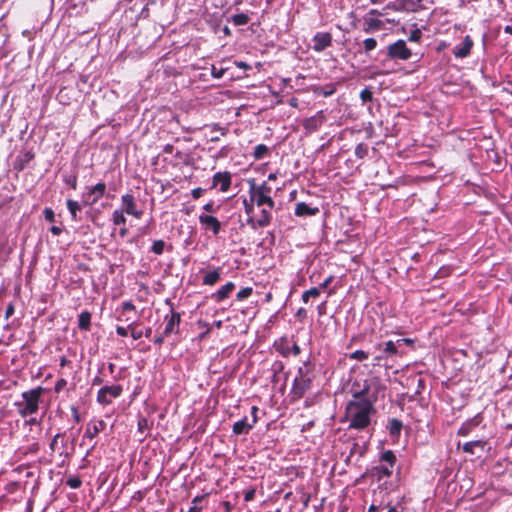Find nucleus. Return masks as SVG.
Here are the masks:
<instances>
[{
	"label": "nucleus",
	"instance_id": "obj_1",
	"mask_svg": "<svg viewBox=\"0 0 512 512\" xmlns=\"http://www.w3.org/2000/svg\"><path fill=\"white\" fill-rule=\"evenodd\" d=\"M376 410L370 401L350 400L345 407V418L349 422L348 429L363 431L371 424V417Z\"/></svg>",
	"mask_w": 512,
	"mask_h": 512
},
{
	"label": "nucleus",
	"instance_id": "obj_2",
	"mask_svg": "<svg viewBox=\"0 0 512 512\" xmlns=\"http://www.w3.org/2000/svg\"><path fill=\"white\" fill-rule=\"evenodd\" d=\"M386 386L378 377H356L351 383L350 393L355 401H370L375 405L380 394H384Z\"/></svg>",
	"mask_w": 512,
	"mask_h": 512
},
{
	"label": "nucleus",
	"instance_id": "obj_3",
	"mask_svg": "<svg viewBox=\"0 0 512 512\" xmlns=\"http://www.w3.org/2000/svg\"><path fill=\"white\" fill-rule=\"evenodd\" d=\"M45 390L46 389L44 387L37 386L33 389L22 392L21 400L14 403L17 412L22 418L32 416L38 412Z\"/></svg>",
	"mask_w": 512,
	"mask_h": 512
},
{
	"label": "nucleus",
	"instance_id": "obj_4",
	"mask_svg": "<svg viewBox=\"0 0 512 512\" xmlns=\"http://www.w3.org/2000/svg\"><path fill=\"white\" fill-rule=\"evenodd\" d=\"M123 393V387L120 384L105 385L97 392L96 401L102 406H108L113 399L119 398Z\"/></svg>",
	"mask_w": 512,
	"mask_h": 512
},
{
	"label": "nucleus",
	"instance_id": "obj_5",
	"mask_svg": "<svg viewBox=\"0 0 512 512\" xmlns=\"http://www.w3.org/2000/svg\"><path fill=\"white\" fill-rule=\"evenodd\" d=\"M247 183L249 185V197L250 199L256 203L257 207H268L269 209H273L275 206V201L273 200L271 195H265L263 192L255 189V179H248Z\"/></svg>",
	"mask_w": 512,
	"mask_h": 512
},
{
	"label": "nucleus",
	"instance_id": "obj_6",
	"mask_svg": "<svg viewBox=\"0 0 512 512\" xmlns=\"http://www.w3.org/2000/svg\"><path fill=\"white\" fill-rule=\"evenodd\" d=\"M387 54L391 59L408 60L412 52L404 40H398L388 46Z\"/></svg>",
	"mask_w": 512,
	"mask_h": 512
},
{
	"label": "nucleus",
	"instance_id": "obj_7",
	"mask_svg": "<svg viewBox=\"0 0 512 512\" xmlns=\"http://www.w3.org/2000/svg\"><path fill=\"white\" fill-rule=\"evenodd\" d=\"M313 379L314 378H294L290 392L292 399H301L305 393L311 389Z\"/></svg>",
	"mask_w": 512,
	"mask_h": 512
},
{
	"label": "nucleus",
	"instance_id": "obj_8",
	"mask_svg": "<svg viewBox=\"0 0 512 512\" xmlns=\"http://www.w3.org/2000/svg\"><path fill=\"white\" fill-rule=\"evenodd\" d=\"M427 0H395L388 7L396 12H416Z\"/></svg>",
	"mask_w": 512,
	"mask_h": 512
},
{
	"label": "nucleus",
	"instance_id": "obj_9",
	"mask_svg": "<svg viewBox=\"0 0 512 512\" xmlns=\"http://www.w3.org/2000/svg\"><path fill=\"white\" fill-rule=\"evenodd\" d=\"M275 350L283 357H288L290 354L298 356L301 353V348L297 343L291 344L287 337H281L274 343Z\"/></svg>",
	"mask_w": 512,
	"mask_h": 512
},
{
	"label": "nucleus",
	"instance_id": "obj_10",
	"mask_svg": "<svg viewBox=\"0 0 512 512\" xmlns=\"http://www.w3.org/2000/svg\"><path fill=\"white\" fill-rule=\"evenodd\" d=\"M164 334L165 335H172V334H178L180 323H181V314L179 312L174 311L172 308L170 313L165 315L164 317Z\"/></svg>",
	"mask_w": 512,
	"mask_h": 512
},
{
	"label": "nucleus",
	"instance_id": "obj_11",
	"mask_svg": "<svg viewBox=\"0 0 512 512\" xmlns=\"http://www.w3.org/2000/svg\"><path fill=\"white\" fill-rule=\"evenodd\" d=\"M264 208L260 211V217L259 218H247L246 224L250 226L253 230H256L258 228H264L270 225L272 221V214L271 210L268 207L263 206Z\"/></svg>",
	"mask_w": 512,
	"mask_h": 512
},
{
	"label": "nucleus",
	"instance_id": "obj_12",
	"mask_svg": "<svg viewBox=\"0 0 512 512\" xmlns=\"http://www.w3.org/2000/svg\"><path fill=\"white\" fill-rule=\"evenodd\" d=\"M232 183V174L228 171L216 172L212 177V185L210 189H215L219 186L221 192H227Z\"/></svg>",
	"mask_w": 512,
	"mask_h": 512
},
{
	"label": "nucleus",
	"instance_id": "obj_13",
	"mask_svg": "<svg viewBox=\"0 0 512 512\" xmlns=\"http://www.w3.org/2000/svg\"><path fill=\"white\" fill-rule=\"evenodd\" d=\"M474 41L470 35H466L461 43L453 47L452 54L457 59H464L470 56Z\"/></svg>",
	"mask_w": 512,
	"mask_h": 512
},
{
	"label": "nucleus",
	"instance_id": "obj_14",
	"mask_svg": "<svg viewBox=\"0 0 512 512\" xmlns=\"http://www.w3.org/2000/svg\"><path fill=\"white\" fill-rule=\"evenodd\" d=\"M121 210L135 218H140L143 214L142 210L137 209L135 198L130 193L121 196Z\"/></svg>",
	"mask_w": 512,
	"mask_h": 512
},
{
	"label": "nucleus",
	"instance_id": "obj_15",
	"mask_svg": "<svg viewBox=\"0 0 512 512\" xmlns=\"http://www.w3.org/2000/svg\"><path fill=\"white\" fill-rule=\"evenodd\" d=\"M332 35L329 32H317L312 38V49L315 52H322L332 45Z\"/></svg>",
	"mask_w": 512,
	"mask_h": 512
},
{
	"label": "nucleus",
	"instance_id": "obj_16",
	"mask_svg": "<svg viewBox=\"0 0 512 512\" xmlns=\"http://www.w3.org/2000/svg\"><path fill=\"white\" fill-rule=\"evenodd\" d=\"M199 222L206 231H211L214 236H217L221 230V222L212 215L201 214L199 215Z\"/></svg>",
	"mask_w": 512,
	"mask_h": 512
},
{
	"label": "nucleus",
	"instance_id": "obj_17",
	"mask_svg": "<svg viewBox=\"0 0 512 512\" xmlns=\"http://www.w3.org/2000/svg\"><path fill=\"white\" fill-rule=\"evenodd\" d=\"M106 427L105 421L101 419H92L90 420L87 425L86 429L83 435V440L94 439L100 432H102Z\"/></svg>",
	"mask_w": 512,
	"mask_h": 512
},
{
	"label": "nucleus",
	"instance_id": "obj_18",
	"mask_svg": "<svg viewBox=\"0 0 512 512\" xmlns=\"http://www.w3.org/2000/svg\"><path fill=\"white\" fill-rule=\"evenodd\" d=\"M399 346H398V343L397 341H392V340H389L387 342L384 343V346H383V349H382V354L378 355L375 357V360L376 361H381L385 358H389V357H392V356H396V355H401L402 352H400L399 350Z\"/></svg>",
	"mask_w": 512,
	"mask_h": 512
},
{
	"label": "nucleus",
	"instance_id": "obj_19",
	"mask_svg": "<svg viewBox=\"0 0 512 512\" xmlns=\"http://www.w3.org/2000/svg\"><path fill=\"white\" fill-rule=\"evenodd\" d=\"M235 289V284L233 282H227L223 286H221L217 291L211 294V299L216 303L223 302L227 298H229L231 292Z\"/></svg>",
	"mask_w": 512,
	"mask_h": 512
},
{
	"label": "nucleus",
	"instance_id": "obj_20",
	"mask_svg": "<svg viewBox=\"0 0 512 512\" xmlns=\"http://www.w3.org/2000/svg\"><path fill=\"white\" fill-rule=\"evenodd\" d=\"M483 420L481 414H476L474 417L466 420L459 428L458 435L468 436L470 432L475 429Z\"/></svg>",
	"mask_w": 512,
	"mask_h": 512
},
{
	"label": "nucleus",
	"instance_id": "obj_21",
	"mask_svg": "<svg viewBox=\"0 0 512 512\" xmlns=\"http://www.w3.org/2000/svg\"><path fill=\"white\" fill-rule=\"evenodd\" d=\"M318 207H312L311 205L305 203V202H299L295 206V215L298 217H308V216H314L319 213Z\"/></svg>",
	"mask_w": 512,
	"mask_h": 512
},
{
	"label": "nucleus",
	"instance_id": "obj_22",
	"mask_svg": "<svg viewBox=\"0 0 512 512\" xmlns=\"http://www.w3.org/2000/svg\"><path fill=\"white\" fill-rule=\"evenodd\" d=\"M253 428V424L249 423L247 417L245 416L233 424L232 432L234 435H243L248 434Z\"/></svg>",
	"mask_w": 512,
	"mask_h": 512
},
{
	"label": "nucleus",
	"instance_id": "obj_23",
	"mask_svg": "<svg viewBox=\"0 0 512 512\" xmlns=\"http://www.w3.org/2000/svg\"><path fill=\"white\" fill-rule=\"evenodd\" d=\"M222 268L216 267L212 271H208L205 273L202 279V284L206 286L215 285L221 278Z\"/></svg>",
	"mask_w": 512,
	"mask_h": 512
},
{
	"label": "nucleus",
	"instance_id": "obj_24",
	"mask_svg": "<svg viewBox=\"0 0 512 512\" xmlns=\"http://www.w3.org/2000/svg\"><path fill=\"white\" fill-rule=\"evenodd\" d=\"M392 474V468L388 465H378L370 470V475L377 481H381L383 478L390 477Z\"/></svg>",
	"mask_w": 512,
	"mask_h": 512
},
{
	"label": "nucleus",
	"instance_id": "obj_25",
	"mask_svg": "<svg viewBox=\"0 0 512 512\" xmlns=\"http://www.w3.org/2000/svg\"><path fill=\"white\" fill-rule=\"evenodd\" d=\"M295 378H314V364L308 359L297 369Z\"/></svg>",
	"mask_w": 512,
	"mask_h": 512
},
{
	"label": "nucleus",
	"instance_id": "obj_26",
	"mask_svg": "<svg viewBox=\"0 0 512 512\" xmlns=\"http://www.w3.org/2000/svg\"><path fill=\"white\" fill-rule=\"evenodd\" d=\"M85 190L98 202L106 193V184L104 182H98L95 185L86 186Z\"/></svg>",
	"mask_w": 512,
	"mask_h": 512
},
{
	"label": "nucleus",
	"instance_id": "obj_27",
	"mask_svg": "<svg viewBox=\"0 0 512 512\" xmlns=\"http://www.w3.org/2000/svg\"><path fill=\"white\" fill-rule=\"evenodd\" d=\"M66 206L70 213L71 220L75 222L79 221L80 217L78 216V213L82 210L84 205L76 200L67 199Z\"/></svg>",
	"mask_w": 512,
	"mask_h": 512
},
{
	"label": "nucleus",
	"instance_id": "obj_28",
	"mask_svg": "<svg viewBox=\"0 0 512 512\" xmlns=\"http://www.w3.org/2000/svg\"><path fill=\"white\" fill-rule=\"evenodd\" d=\"M34 158V153L32 151H25L21 153L15 162V168L19 171L26 168L29 162Z\"/></svg>",
	"mask_w": 512,
	"mask_h": 512
},
{
	"label": "nucleus",
	"instance_id": "obj_29",
	"mask_svg": "<svg viewBox=\"0 0 512 512\" xmlns=\"http://www.w3.org/2000/svg\"><path fill=\"white\" fill-rule=\"evenodd\" d=\"M403 428V423L401 420L397 418H392L389 420L387 429L389 431V434L393 438H398L401 434Z\"/></svg>",
	"mask_w": 512,
	"mask_h": 512
},
{
	"label": "nucleus",
	"instance_id": "obj_30",
	"mask_svg": "<svg viewBox=\"0 0 512 512\" xmlns=\"http://www.w3.org/2000/svg\"><path fill=\"white\" fill-rule=\"evenodd\" d=\"M78 327L81 331H90L91 313L87 310L82 311L78 316Z\"/></svg>",
	"mask_w": 512,
	"mask_h": 512
},
{
	"label": "nucleus",
	"instance_id": "obj_31",
	"mask_svg": "<svg viewBox=\"0 0 512 512\" xmlns=\"http://www.w3.org/2000/svg\"><path fill=\"white\" fill-rule=\"evenodd\" d=\"M314 92L317 95L323 97H330L336 92V85L334 83H329L324 86L317 87Z\"/></svg>",
	"mask_w": 512,
	"mask_h": 512
},
{
	"label": "nucleus",
	"instance_id": "obj_32",
	"mask_svg": "<svg viewBox=\"0 0 512 512\" xmlns=\"http://www.w3.org/2000/svg\"><path fill=\"white\" fill-rule=\"evenodd\" d=\"M77 179H78V175H77V172H72V173H66L64 172L62 174V180L63 182L69 186L70 188H72L73 190H76L77 189Z\"/></svg>",
	"mask_w": 512,
	"mask_h": 512
},
{
	"label": "nucleus",
	"instance_id": "obj_33",
	"mask_svg": "<svg viewBox=\"0 0 512 512\" xmlns=\"http://www.w3.org/2000/svg\"><path fill=\"white\" fill-rule=\"evenodd\" d=\"M380 461L393 468L396 463V456L392 450H385L380 454Z\"/></svg>",
	"mask_w": 512,
	"mask_h": 512
},
{
	"label": "nucleus",
	"instance_id": "obj_34",
	"mask_svg": "<svg viewBox=\"0 0 512 512\" xmlns=\"http://www.w3.org/2000/svg\"><path fill=\"white\" fill-rule=\"evenodd\" d=\"M174 157L185 166L193 164V157L190 152L176 151Z\"/></svg>",
	"mask_w": 512,
	"mask_h": 512
},
{
	"label": "nucleus",
	"instance_id": "obj_35",
	"mask_svg": "<svg viewBox=\"0 0 512 512\" xmlns=\"http://www.w3.org/2000/svg\"><path fill=\"white\" fill-rule=\"evenodd\" d=\"M322 124V121L318 119L316 116L310 117L305 120L304 127L308 131H317Z\"/></svg>",
	"mask_w": 512,
	"mask_h": 512
},
{
	"label": "nucleus",
	"instance_id": "obj_36",
	"mask_svg": "<svg viewBox=\"0 0 512 512\" xmlns=\"http://www.w3.org/2000/svg\"><path fill=\"white\" fill-rule=\"evenodd\" d=\"M250 21V17L246 13H238L231 16V22L235 26H243L248 24Z\"/></svg>",
	"mask_w": 512,
	"mask_h": 512
},
{
	"label": "nucleus",
	"instance_id": "obj_37",
	"mask_svg": "<svg viewBox=\"0 0 512 512\" xmlns=\"http://www.w3.org/2000/svg\"><path fill=\"white\" fill-rule=\"evenodd\" d=\"M124 211L121 209H116L112 213V222L116 226H124L126 224V217L124 216Z\"/></svg>",
	"mask_w": 512,
	"mask_h": 512
},
{
	"label": "nucleus",
	"instance_id": "obj_38",
	"mask_svg": "<svg viewBox=\"0 0 512 512\" xmlns=\"http://www.w3.org/2000/svg\"><path fill=\"white\" fill-rule=\"evenodd\" d=\"M269 152V148L265 144H258L255 146L253 151V157L255 160L263 159Z\"/></svg>",
	"mask_w": 512,
	"mask_h": 512
},
{
	"label": "nucleus",
	"instance_id": "obj_39",
	"mask_svg": "<svg viewBox=\"0 0 512 512\" xmlns=\"http://www.w3.org/2000/svg\"><path fill=\"white\" fill-rule=\"evenodd\" d=\"M320 295V288L312 287L302 294V301L307 303L310 298H317Z\"/></svg>",
	"mask_w": 512,
	"mask_h": 512
},
{
	"label": "nucleus",
	"instance_id": "obj_40",
	"mask_svg": "<svg viewBox=\"0 0 512 512\" xmlns=\"http://www.w3.org/2000/svg\"><path fill=\"white\" fill-rule=\"evenodd\" d=\"M151 423L149 422V420L143 416H140L138 418V421H137V429H138V432L144 434L146 431L150 430L151 428Z\"/></svg>",
	"mask_w": 512,
	"mask_h": 512
},
{
	"label": "nucleus",
	"instance_id": "obj_41",
	"mask_svg": "<svg viewBox=\"0 0 512 512\" xmlns=\"http://www.w3.org/2000/svg\"><path fill=\"white\" fill-rule=\"evenodd\" d=\"M255 206H256V203L253 202L250 198H249V200L248 199L243 200V207H244L245 213L247 214V218H255L253 215Z\"/></svg>",
	"mask_w": 512,
	"mask_h": 512
},
{
	"label": "nucleus",
	"instance_id": "obj_42",
	"mask_svg": "<svg viewBox=\"0 0 512 512\" xmlns=\"http://www.w3.org/2000/svg\"><path fill=\"white\" fill-rule=\"evenodd\" d=\"M484 442L481 440L469 441L463 445V451L466 453L473 454L475 447H483Z\"/></svg>",
	"mask_w": 512,
	"mask_h": 512
},
{
	"label": "nucleus",
	"instance_id": "obj_43",
	"mask_svg": "<svg viewBox=\"0 0 512 512\" xmlns=\"http://www.w3.org/2000/svg\"><path fill=\"white\" fill-rule=\"evenodd\" d=\"M229 70V67H220L211 65V76L215 79H221L225 73Z\"/></svg>",
	"mask_w": 512,
	"mask_h": 512
},
{
	"label": "nucleus",
	"instance_id": "obj_44",
	"mask_svg": "<svg viewBox=\"0 0 512 512\" xmlns=\"http://www.w3.org/2000/svg\"><path fill=\"white\" fill-rule=\"evenodd\" d=\"M368 146L364 143H359L356 147H355V155L357 158L359 159H363L365 158L367 155H368Z\"/></svg>",
	"mask_w": 512,
	"mask_h": 512
},
{
	"label": "nucleus",
	"instance_id": "obj_45",
	"mask_svg": "<svg viewBox=\"0 0 512 512\" xmlns=\"http://www.w3.org/2000/svg\"><path fill=\"white\" fill-rule=\"evenodd\" d=\"M165 249V242L163 240H155L150 248L151 252L156 255L163 254Z\"/></svg>",
	"mask_w": 512,
	"mask_h": 512
},
{
	"label": "nucleus",
	"instance_id": "obj_46",
	"mask_svg": "<svg viewBox=\"0 0 512 512\" xmlns=\"http://www.w3.org/2000/svg\"><path fill=\"white\" fill-rule=\"evenodd\" d=\"M360 99L362 103L372 102L373 101V92L370 87H365L360 92Z\"/></svg>",
	"mask_w": 512,
	"mask_h": 512
},
{
	"label": "nucleus",
	"instance_id": "obj_47",
	"mask_svg": "<svg viewBox=\"0 0 512 512\" xmlns=\"http://www.w3.org/2000/svg\"><path fill=\"white\" fill-rule=\"evenodd\" d=\"M348 357L351 360L364 361L368 359L369 354L363 350H356L352 352Z\"/></svg>",
	"mask_w": 512,
	"mask_h": 512
},
{
	"label": "nucleus",
	"instance_id": "obj_48",
	"mask_svg": "<svg viewBox=\"0 0 512 512\" xmlns=\"http://www.w3.org/2000/svg\"><path fill=\"white\" fill-rule=\"evenodd\" d=\"M252 293H253L252 287H244L237 292L236 299L238 301H243V300L247 299L248 297H250L252 295Z\"/></svg>",
	"mask_w": 512,
	"mask_h": 512
},
{
	"label": "nucleus",
	"instance_id": "obj_49",
	"mask_svg": "<svg viewBox=\"0 0 512 512\" xmlns=\"http://www.w3.org/2000/svg\"><path fill=\"white\" fill-rule=\"evenodd\" d=\"M363 46L364 52L368 54L369 52L373 51L376 48L377 40L375 38H366L363 41Z\"/></svg>",
	"mask_w": 512,
	"mask_h": 512
},
{
	"label": "nucleus",
	"instance_id": "obj_50",
	"mask_svg": "<svg viewBox=\"0 0 512 512\" xmlns=\"http://www.w3.org/2000/svg\"><path fill=\"white\" fill-rule=\"evenodd\" d=\"M255 189L263 192L265 195L272 194V187L267 183V181H263L260 184L255 181Z\"/></svg>",
	"mask_w": 512,
	"mask_h": 512
},
{
	"label": "nucleus",
	"instance_id": "obj_51",
	"mask_svg": "<svg viewBox=\"0 0 512 512\" xmlns=\"http://www.w3.org/2000/svg\"><path fill=\"white\" fill-rule=\"evenodd\" d=\"M81 198H82L81 203L84 205V207H86V206H92V205H94L95 203H97V202L94 200L93 196H91L87 190H85V191L82 193Z\"/></svg>",
	"mask_w": 512,
	"mask_h": 512
},
{
	"label": "nucleus",
	"instance_id": "obj_52",
	"mask_svg": "<svg viewBox=\"0 0 512 512\" xmlns=\"http://www.w3.org/2000/svg\"><path fill=\"white\" fill-rule=\"evenodd\" d=\"M66 484L72 489H78L81 486L82 481L78 476H70L66 480Z\"/></svg>",
	"mask_w": 512,
	"mask_h": 512
},
{
	"label": "nucleus",
	"instance_id": "obj_53",
	"mask_svg": "<svg viewBox=\"0 0 512 512\" xmlns=\"http://www.w3.org/2000/svg\"><path fill=\"white\" fill-rule=\"evenodd\" d=\"M422 35V31L419 28H415L410 32L408 40L411 42H419L422 38Z\"/></svg>",
	"mask_w": 512,
	"mask_h": 512
},
{
	"label": "nucleus",
	"instance_id": "obj_54",
	"mask_svg": "<svg viewBox=\"0 0 512 512\" xmlns=\"http://www.w3.org/2000/svg\"><path fill=\"white\" fill-rule=\"evenodd\" d=\"M68 382L65 378H60L56 381L54 386L55 393H60L66 386Z\"/></svg>",
	"mask_w": 512,
	"mask_h": 512
},
{
	"label": "nucleus",
	"instance_id": "obj_55",
	"mask_svg": "<svg viewBox=\"0 0 512 512\" xmlns=\"http://www.w3.org/2000/svg\"><path fill=\"white\" fill-rule=\"evenodd\" d=\"M44 218L48 222H54L55 221V213L52 210V208L46 207L43 211Z\"/></svg>",
	"mask_w": 512,
	"mask_h": 512
},
{
	"label": "nucleus",
	"instance_id": "obj_56",
	"mask_svg": "<svg viewBox=\"0 0 512 512\" xmlns=\"http://www.w3.org/2000/svg\"><path fill=\"white\" fill-rule=\"evenodd\" d=\"M133 327V323L129 324L127 328L123 326H117L116 327V333L117 335L121 337H126L128 335V329H131Z\"/></svg>",
	"mask_w": 512,
	"mask_h": 512
},
{
	"label": "nucleus",
	"instance_id": "obj_57",
	"mask_svg": "<svg viewBox=\"0 0 512 512\" xmlns=\"http://www.w3.org/2000/svg\"><path fill=\"white\" fill-rule=\"evenodd\" d=\"M255 493H256V491H255V489H253V488H252V489H249V490H246V491L244 492V501H245V502H251V501H253V500H254V498H255Z\"/></svg>",
	"mask_w": 512,
	"mask_h": 512
},
{
	"label": "nucleus",
	"instance_id": "obj_58",
	"mask_svg": "<svg viewBox=\"0 0 512 512\" xmlns=\"http://www.w3.org/2000/svg\"><path fill=\"white\" fill-rule=\"evenodd\" d=\"M121 309H122L123 312L133 311V310H135V305L133 304V302L131 300L124 301L121 304Z\"/></svg>",
	"mask_w": 512,
	"mask_h": 512
},
{
	"label": "nucleus",
	"instance_id": "obj_59",
	"mask_svg": "<svg viewBox=\"0 0 512 512\" xmlns=\"http://www.w3.org/2000/svg\"><path fill=\"white\" fill-rule=\"evenodd\" d=\"M71 413H72L73 420L76 423H79L81 421V416L79 414L77 406H75V405L71 406Z\"/></svg>",
	"mask_w": 512,
	"mask_h": 512
},
{
	"label": "nucleus",
	"instance_id": "obj_60",
	"mask_svg": "<svg viewBox=\"0 0 512 512\" xmlns=\"http://www.w3.org/2000/svg\"><path fill=\"white\" fill-rule=\"evenodd\" d=\"M204 192H205V190L203 188H200V187L194 188L191 191L192 198L198 199L203 195Z\"/></svg>",
	"mask_w": 512,
	"mask_h": 512
},
{
	"label": "nucleus",
	"instance_id": "obj_61",
	"mask_svg": "<svg viewBox=\"0 0 512 512\" xmlns=\"http://www.w3.org/2000/svg\"><path fill=\"white\" fill-rule=\"evenodd\" d=\"M15 312V306L13 303H9L5 310V318H10Z\"/></svg>",
	"mask_w": 512,
	"mask_h": 512
},
{
	"label": "nucleus",
	"instance_id": "obj_62",
	"mask_svg": "<svg viewBox=\"0 0 512 512\" xmlns=\"http://www.w3.org/2000/svg\"><path fill=\"white\" fill-rule=\"evenodd\" d=\"M168 336H169V335H165V334H164V331H163L161 334H159V335L155 336V338H154L153 342H154V344H156V345H159V346H160V345H162V344H163V342H164L165 338H166V337H168Z\"/></svg>",
	"mask_w": 512,
	"mask_h": 512
},
{
	"label": "nucleus",
	"instance_id": "obj_63",
	"mask_svg": "<svg viewBox=\"0 0 512 512\" xmlns=\"http://www.w3.org/2000/svg\"><path fill=\"white\" fill-rule=\"evenodd\" d=\"M399 348H401L403 345H413L414 340L410 338H401L397 340Z\"/></svg>",
	"mask_w": 512,
	"mask_h": 512
},
{
	"label": "nucleus",
	"instance_id": "obj_64",
	"mask_svg": "<svg viewBox=\"0 0 512 512\" xmlns=\"http://www.w3.org/2000/svg\"><path fill=\"white\" fill-rule=\"evenodd\" d=\"M131 337L134 340H138V339L143 337V331L142 330H137V329L132 327L131 328Z\"/></svg>",
	"mask_w": 512,
	"mask_h": 512
}]
</instances>
